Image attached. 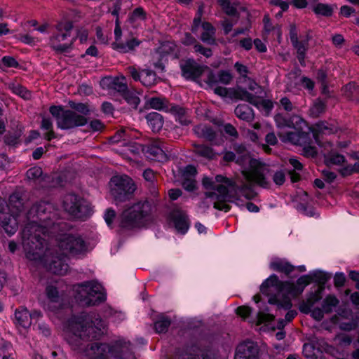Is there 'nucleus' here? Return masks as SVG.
Returning a JSON list of instances; mask_svg holds the SVG:
<instances>
[{"instance_id": "10", "label": "nucleus", "mask_w": 359, "mask_h": 359, "mask_svg": "<svg viewBox=\"0 0 359 359\" xmlns=\"http://www.w3.org/2000/svg\"><path fill=\"white\" fill-rule=\"evenodd\" d=\"M63 207L69 215L79 219H86L92 212L90 203L73 194H67L64 197Z\"/></svg>"}, {"instance_id": "54", "label": "nucleus", "mask_w": 359, "mask_h": 359, "mask_svg": "<svg viewBox=\"0 0 359 359\" xmlns=\"http://www.w3.org/2000/svg\"><path fill=\"white\" fill-rule=\"evenodd\" d=\"M149 103L150 107L155 109L161 110L165 107V104L163 100L158 97L151 98L149 100Z\"/></svg>"}, {"instance_id": "40", "label": "nucleus", "mask_w": 359, "mask_h": 359, "mask_svg": "<svg viewBox=\"0 0 359 359\" xmlns=\"http://www.w3.org/2000/svg\"><path fill=\"white\" fill-rule=\"evenodd\" d=\"M124 99L133 108L136 109L140 102V100L134 92L127 91L124 93Z\"/></svg>"}, {"instance_id": "25", "label": "nucleus", "mask_w": 359, "mask_h": 359, "mask_svg": "<svg viewBox=\"0 0 359 359\" xmlns=\"http://www.w3.org/2000/svg\"><path fill=\"white\" fill-rule=\"evenodd\" d=\"M148 125L154 132H158L163 126V118L157 112H151L147 115Z\"/></svg>"}, {"instance_id": "59", "label": "nucleus", "mask_w": 359, "mask_h": 359, "mask_svg": "<svg viewBox=\"0 0 359 359\" xmlns=\"http://www.w3.org/2000/svg\"><path fill=\"white\" fill-rule=\"evenodd\" d=\"M116 217V212L112 209H107L104 213V220L109 226L112 224L113 220Z\"/></svg>"}, {"instance_id": "4", "label": "nucleus", "mask_w": 359, "mask_h": 359, "mask_svg": "<svg viewBox=\"0 0 359 359\" xmlns=\"http://www.w3.org/2000/svg\"><path fill=\"white\" fill-rule=\"evenodd\" d=\"M311 282V278L309 275L301 276L295 285L290 282L283 283L277 276L273 274L261 285L260 291L269 297L268 300L269 304L276 305L279 309L287 310L291 308L292 303L285 294L292 297L298 296Z\"/></svg>"}, {"instance_id": "37", "label": "nucleus", "mask_w": 359, "mask_h": 359, "mask_svg": "<svg viewBox=\"0 0 359 359\" xmlns=\"http://www.w3.org/2000/svg\"><path fill=\"white\" fill-rule=\"evenodd\" d=\"M218 2L228 15H238V11L237 7L233 4H231L229 0H218Z\"/></svg>"}, {"instance_id": "58", "label": "nucleus", "mask_w": 359, "mask_h": 359, "mask_svg": "<svg viewBox=\"0 0 359 359\" xmlns=\"http://www.w3.org/2000/svg\"><path fill=\"white\" fill-rule=\"evenodd\" d=\"M1 62L7 67H16L18 66V62L16 60L10 56H4L1 60Z\"/></svg>"}, {"instance_id": "26", "label": "nucleus", "mask_w": 359, "mask_h": 359, "mask_svg": "<svg viewBox=\"0 0 359 359\" xmlns=\"http://www.w3.org/2000/svg\"><path fill=\"white\" fill-rule=\"evenodd\" d=\"M102 83L109 84L110 87L118 92H125L127 90L126 78L124 76L114 79L106 78L102 81Z\"/></svg>"}, {"instance_id": "48", "label": "nucleus", "mask_w": 359, "mask_h": 359, "mask_svg": "<svg viewBox=\"0 0 359 359\" xmlns=\"http://www.w3.org/2000/svg\"><path fill=\"white\" fill-rule=\"evenodd\" d=\"M234 68L243 80L248 77V74L250 72L247 66L239 62H236L234 65Z\"/></svg>"}, {"instance_id": "11", "label": "nucleus", "mask_w": 359, "mask_h": 359, "mask_svg": "<svg viewBox=\"0 0 359 359\" xmlns=\"http://www.w3.org/2000/svg\"><path fill=\"white\" fill-rule=\"evenodd\" d=\"M72 25L69 22L60 23L57 26L58 34L50 39V46L59 53L68 52L74 41V37L70 38V31Z\"/></svg>"}, {"instance_id": "44", "label": "nucleus", "mask_w": 359, "mask_h": 359, "mask_svg": "<svg viewBox=\"0 0 359 359\" xmlns=\"http://www.w3.org/2000/svg\"><path fill=\"white\" fill-rule=\"evenodd\" d=\"M176 45L173 42L167 41L163 43L159 48V53L162 55H170L175 52Z\"/></svg>"}, {"instance_id": "64", "label": "nucleus", "mask_w": 359, "mask_h": 359, "mask_svg": "<svg viewBox=\"0 0 359 359\" xmlns=\"http://www.w3.org/2000/svg\"><path fill=\"white\" fill-rule=\"evenodd\" d=\"M353 172H359V161L356 162L353 165H348L344 168L342 174L347 175Z\"/></svg>"}, {"instance_id": "29", "label": "nucleus", "mask_w": 359, "mask_h": 359, "mask_svg": "<svg viewBox=\"0 0 359 359\" xmlns=\"http://www.w3.org/2000/svg\"><path fill=\"white\" fill-rule=\"evenodd\" d=\"M335 6L318 3L313 7V11L317 15L330 17L332 15Z\"/></svg>"}, {"instance_id": "2", "label": "nucleus", "mask_w": 359, "mask_h": 359, "mask_svg": "<svg viewBox=\"0 0 359 359\" xmlns=\"http://www.w3.org/2000/svg\"><path fill=\"white\" fill-rule=\"evenodd\" d=\"M105 324L98 315L82 314L69 323L68 343L74 350L84 352L91 359H136L129 341L121 339L111 345L100 342L86 343L104 332Z\"/></svg>"}, {"instance_id": "42", "label": "nucleus", "mask_w": 359, "mask_h": 359, "mask_svg": "<svg viewBox=\"0 0 359 359\" xmlns=\"http://www.w3.org/2000/svg\"><path fill=\"white\" fill-rule=\"evenodd\" d=\"M46 294L51 303H59L60 297L57 288L53 285H48L46 287Z\"/></svg>"}, {"instance_id": "39", "label": "nucleus", "mask_w": 359, "mask_h": 359, "mask_svg": "<svg viewBox=\"0 0 359 359\" xmlns=\"http://www.w3.org/2000/svg\"><path fill=\"white\" fill-rule=\"evenodd\" d=\"M170 325V320L165 316H161L154 324L155 330L158 333L165 332Z\"/></svg>"}, {"instance_id": "21", "label": "nucleus", "mask_w": 359, "mask_h": 359, "mask_svg": "<svg viewBox=\"0 0 359 359\" xmlns=\"http://www.w3.org/2000/svg\"><path fill=\"white\" fill-rule=\"evenodd\" d=\"M172 219L176 230L180 233H185L189 229L187 215L180 211L172 212Z\"/></svg>"}, {"instance_id": "41", "label": "nucleus", "mask_w": 359, "mask_h": 359, "mask_svg": "<svg viewBox=\"0 0 359 359\" xmlns=\"http://www.w3.org/2000/svg\"><path fill=\"white\" fill-rule=\"evenodd\" d=\"M344 156L337 153H332L326 157V163L327 165H341L344 163Z\"/></svg>"}, {"instance_id": "15", "label": "nucleus", "mask_w": 359, "mask_h": 359, "mask_svg": "<svg viewBox=\"0 0 359 359\" xmlns=\"http://www.w3.org/2000/svg\"><path fill=\"white\" fill-rule=\"evenodd\" d=\"M180 68L182 76L188 79L198 78L203 72L202 67L193 59H188L181 62Z\"/></svg>"}, {"instance_id": "45", "label": "nucleus", "mask_w": 359, "mask_h": 359, "mask_svg": "<svg viewBox=\"0 0 359 359\" xmlns=\"http://www.w3.org/2000/svg\"><path fill=\"white\" fill-rule=\"evenodd\" d=\"M325 104L321 100H316L311 108V113L315 116H319L325 111Z\"/></svg>"}, {"instance_id": "63", "label": "nucleus", "mask_w": 359, "mask_h": 359, "mask_svg": "<svg viewBox=\"0 0 359 359\" xmlns=\"http://www.w3.org/2000/svg\"><path fill=\"white\" fill-rule=\"evenodd\" d=\"M236 311L238 315L241 316L243 318H246L251 313V309L245 306L238 307Z\"/></svg>"}, {"instance_id": "6", "label": "nucleus", "mask_w": 359, "mask_h": 359, "mask_svg": "<svg viewBox=\"0 0 359 359\" xmlns=\"http://www.w3.org/2000/svg\"><path fill=\"white\" fill-rule=\"evenodd\" d=\"M75 298L82 306H93L104 302L106 293L96 281H88L74 287Z\"/></svg>"}, {"instance_id": "53", "label": "nucleus", "mask_w": 359, "mask_h": 359, "mask_svg": "<svg viewBox=\"0 0 359 359\" xmlns=\"http://www.w3.org/2000/svg\"><path fill=\"white\" fill-rule=\"evenodd\" d=\"M215 94L221 97H230V88L219 86L218 85L211 87Z\"/></svg>"}, {"instance_id": "7", "label": "nucleus", "mask_w": 359, "mask_h": 359, "mask_svg": "<svg viewBox=\"0 0 359 359\" xmlns=\"http://www.w3.org/2000/svg\"><path fill=\"white\" fill-rule=\"evenodd\" d=\"M278 137L283 142L291 143L302 147V154L306 157H314L317 154V150L313 145V139L316 143L318 140L316 134L311 133H304L300 131H290L287 133H279Z\"/></svg>"}, {"instance_id": "38", "label": "nucleus", "mask_w": 359, "mask_h": 359, "mask_svg": "<svg viewBox=\"0 0 359 359\" xmlns=\"http://www.w3.org/2000/svg\"><path fill=\"white\" fill-rule=\"evenodd\" d=\"M303 354L308 359H317L319 355L318 349L311 344H305L303 346Z\"/></svg>"}, {"instance_id": "34", "label": "nucleus", "mask_w": 359, "mask_h": 359, "mask_svg": "<svg viewBox=\"0 0 359 359\" xmlns=\"http://www.w3.org/2000/svg\"><path fill=\"white\" fill-rule=\"evenodd\" d=\"M263 97H257L255 98L254 101L255 103H252V105L255 106L257 109L264 110L266 114H268L273 108V102L269 100H264Z\"/></svg>"}, {"instance_id": "13", "label": "nucleus", "mask_w": 359, "mask_h": 359, "mask_svg": "<svg viewBox=\"0 0 359 359\" xmlns=\"http://www.w3.org/2000/svg\"><path fill=\"white\" fill-rule=\"evenodd\" d=\"M7 208L5 201L0 198V225L8 235L12 236L18 230V222L16 217L4 212Z\"/></svg>"}, {"instance_id": "43", "label": "nucleus", "mask_w": 359, "mask_h": 359, "mask_svg": "<svg viewBox=\"0 0 359 359\" xmlns=\"http://www.w3.org/2000/svg\"><path fill=\"white\" fill-rule=\"evenodd\" d=\"M311 281H318L320 283H325L329 278L330 276L321 271H314L309 274Z\"/></svg>"}, {"instance_id": "5", "label": "nucleus", "mask_w": 359, "mask_h": 359, "mask_svg": "<svg viewBox=\"0 0 359 359\" xmlns=\"http://www.w3.org/2000/svg\"><path fill=\"white\" fill-rule=\"evenodd\" d=\"M151 212V207L147 201L134 203L119 215L118 225L127 229L144 226L150 221Z\"/></svg>"}, {"instance_id": "50", "label": "nucleus", "mask_w": 359, "mask_h": 359, "mask_svg": "<svg viewBox=\"0 0 359 359\" xmlns=\"http://www.w3.org/2000/svg\"><path fill=\"white\" fill-rule=\"evenodd\" d=\"M42 175V170L40 167H33L27 171V177L29 180H35L40 177Z\"/></svg>"}, {"instance_id": "46", "label": "nucleus", "mask_w": 359, "mask_h": 359, "mask_svg": "<svg viewBox=\"0 0 359 359\" xmlns=\"http://www.w3.org/2000/svg\"><path fill=\"white\" fill-rule=\"evenodd\" d=\"M70 107L74 109L76 112L80 113L82 116L88 115L90 113V109L88 107L83 103H74L70 102Z\"/></svg>"}, {"instance_id": "19", "label": "nucleus", "mask_w": 359, "mask_h": 359, "mask_svg": "<svg viewBox=\"0 0 359 359\" xmlns=\"http://www.w3.org/2000/svg\"><path fill=\"white\" fill-rule=\"evenodd\" d=\"M15 323L22 328H28L32 324L30 313L25 308L17 309L15 313Z\"/></svg>"}, {"instance_id": "62", "label": "nucleus", "mask_w": 359, "mask_h": 359, "mask_svg": "<svg viewBox=\"0 0 359 359\" xmlns=\"http://www.w3.org/2000/svg\"><path fill=\"white\" fill-rule=\"evenodd\" d=\"M325 180L328 182H332L337 177V174L329 169H325L322 171Z\"/></svg>"}, {"instance_id": "9", "label": "nucleus", "mask_w": 359, "mask_h": 359, "mask_svg": "<svg viewBox=\"0 0 359 359\" xmlns=\"http://www.w3.org/2000/svg\"><path fill=\"white\" fill-rule=\"evenodd\" d=\"M110 194L116 202L128 199L135 190V186L127 175H116L109 182Z\"/></svg>"}, {"instance_id": "22", "label": "nucleus", "mask_w": 359, "mask_h": 359, "mask_svg": "<svg viewBox=\"0 0 359 359\" xmlns=\"http://www.w3.org/2000/svg\"><path fill=\"white\" fill-rule=\"evenodd\" d=\"M201 27L203 32L201 35V39L203 42L212 45L215 43V27L208 22L202 23Z\"/></svg>"}, {"instance_id": "14", "label": "nucleus", "mask_w": 359, "mask_h": 359, "mask_svg": "<svg viewBox=\"0 0 359 359\" xmlns=\"http://www.w3.org/2000/svg\"><path fill=\"white\" fill-rule=\"evenodd\" d=\"M259 348L252 341L240 344L235 353L234 359H258Z\"/></svg>"}, {"instance_id": "36", "label": "nucleus", "mask_w": 359, "mask_h": 359, "mask_svg": "<svg viewBox=\"0 0 359 359\" xmlns=\"http://www.w3.org/2000/svg\"><path fill=\"white\" fill-rule=\"evenodd\" d=\"M292 46L297 50L298 60L301 65H304L305 54L307 50V42L298 41L297 43H292Z\"/></svg>"}, {"instance_id": "20", "label": "nucleus", "mask_w": 359, "mask_h": 359, "mask_svg": "<svg viewBox=\"0 0 359 359\" xmlns=\"http://www.w3.org/2000/svg\"><path fill=\"white\" fill-rule=\"evenodd\" d=\"M230 98L243 100L251 104L255 103L254 101L255 97L253 93L248 92L246 89L241 87L231 88Z\"/></svg>"}, {"instance_id": "56", "label": "nucleus", "mask_w": 359, "mask_h": 359, "mask_svg": "<svg viewBox=\"0 0 359 359\" xmlns=\"http://www.w3.org/2000/svg\"><path fill=\"white\" fill-rule=\"evenodd\" d=\"M196 168L193 165H187L182 171V177H191L194 178L196 175Z\"/></svg>"}, {"instance_id": "49", "label": "nucleus", "mask_w": 359, "mask_h": 359, "mask_svg": "<svg viewBox=\"0 0 359 359\" xmlns=\"http://www.w3.org/2000/svg\"><path fill=\"white\" fill-rule=\"evenodd\" d=\"M273 319L274 316L273 315L264 311H259L257 316V324L259 325L261 323L270 322Z\"/></svg>"}, {"instance_id": "16", "label": "nucleus", "mask_w": 359, "mask_h": 359, "mask_svg": "<svg viewBox=\"0 0 359 359\" xmlns=\"http://www.w3.org/2000/svg\"><path fill=\"white\" fill-rule=\"evenodd\" d=\"M233 79V75L229 71L222 70L217 74L210 73L207 78V83L210 87L222 84L228 85Z\"/></svg>"}, {"instance_id": "51", "label": "nucleus", "mask_w": 359, "mask_h": 359, "mask_svg": "<svg viewBox=\"0 0 359 359\" xmlns=\"http://www.w3.org/2000/svg\"><path fill=\"white\" fill-rule=\"evenodd\" d=\"M196 182L194 178L183 177L182 186L187 191H193L196 188Z\"/></svg>"}, {"instance_id": "18", "label": "nucleus", "mask_w": 359, "mask_h": 359, "mask_svg": "<svg viewBox=\"0 0 359 359\" xmlns=\"http://www.w3.org/2000/svg\"><path fill=\"white\" fill-rule=\"evenodd\" d=\"M194 132L198 137L204 138L214 142L215 144H219L220 143L217 140V133L207 125L200 124L196 126L194 128Z\"/></svg>"}, {"instance_id": "52", "label": "nucleus", "mask_w": 359, "mask_h": 359, "mask_svg": "<svg viewBox=\"0 0 359 359\" xmlns=\"http://www.w3.org/2000/svg\"><path fill=\"white\" fill-rule=\"evenodd\" d=\"M273 180L276 185H282L285 181V175L283 170L276 171L273 175Z\"/></svg>"}, {"instance_id": "23", "label": "nucleus", "mask_w": 359, "mask_h": 359, "mask_svg": "<svg viewBox=\"0 0 359 359\" xmlns=\"http://www.w3.org/2000/svg\"><path fill=\"white\" fill-rule=\"evenodd\" d=\"M236 116L245 121L251 122L255 118L253 109L245 104H238L235 109Z\"/></svg>"}, {"instance_id": "27", "label": "nucleus", "mask_w": 359, "mask_h": 359, "mask_svg": "<svg viewBox=\"0 0 359 359\" xmlns=\"http://www.w3.org/2000/svg\"><path fill=\"white\" fill-rule=\"evenodd\" d=\"M270 268L278 272H283L289 274L294 270V266L290 264L287 262L276 259L270 263Z\"/></svg>"}, {"instance_id": "33", "label": "nucleus", "mask_w": 359, "mask_h": 359, "mask_svg": "<svg viewBox=\"0 0 359 359\" xmlns=\"http://www.w3.org/2000/svg\"><path fill=\"white\" fill-rule=\"evenodd\" d=\"M146 14L142 8H135L129 15L128 20L134 26L137 27L145 20Z\"/></svg>"}, {"instance_id": "12", "label": "nucleus", "mask_w": 359, "mask_h": 359, "mask_svg": "<svg viewBox=\"0 0 359 359\" xmlns=\"http://www.w3.org/2000/svg\"><path fill=\"white\" fill-rule=\"evenodd\" d=\"M59 247L65 253L78 255L86 249L83 238L78 235L64 234L59 241Z\"/></svg>"}, {"instance_id": "55", "label": "nucleus", "mask_w": 359, "mask_h": 359, "mask_svg": "<svg viewBox=\"0 0 359 359\" xmlns=\"http://www.w3.org/2000/svg\"><path fill=\"white\" fill-rule=\"evenodd\" d=\"M194 50L196 53H199L200 54L205 56L206 57H209L212 55V51L210 48H207L203 47L200 43H196L194 46Z\"/></svg>"}, {"instance_id": "31", "label": "nucleus", "mask_w": 359, "mask_h": 359, "mask_svg": "<svg viewBox=\"0 0 359 359\" xmlns=\"http://www.w3.org/2000/svg\"><path fill=\"white\" fill-rule=\"evenodd\" d=\"M156 76L154 72L149 69H142L141 71L140 82L147 87H151L156 83Z\"/></svg>"}, {"instance_id": "32", "label": "nucleus", "mask_w": 359, "mask_h": 359, "mask_svg": "<svg viewBox=\"0 0 359 359\" xmlns=\"http://www.w3.org/2000/svg\"><path fill=\"white\" fill-rule=\"evenodd\" d=\"M339 299L334 295H328L323 301L322 308L325 313H330L338 306Z\"/></svg>"}, {"instance_id": "57", "label": "nucleus", "mask_w": 359, "mask_h": 359, "mask_svg": "<svg viewBox=\"0 0 359 359\" xmlns=\"http://www.w3.org/2000/svg\"><path fill=\"white\" fill-rule=\"evenodd\" d=\"M297 315V312L295 311H289L285 315V320H280L278 322V328L282 329L285 325V321L290 322L291 321L294 316Z\"/></svg>"}, {"instance_id": "61", "label": "nucleus", "mask_w": 359, "mask_h": 359, "mask_svg": "<svg viewBox=\"0 0 359 359\" xmlns=\"http://www.w3.org/2000/svg\"><path fill=\"white\" fill-rule=\"evenodd\" d=\"M346 281L345 276L343 273H337L334 277V283L336 287H341Z\"/></svg>"}, {"instance_id": "30", "label": "nucleus", "mask_w": 359, "mask_h": 359, "mask_svg": "<svg viewBox=\"0 0 359 359\" xmlns=\"http://www.w3.org/2000/svg\"><path fill=\"white\" fill-rule=\"evenodd\" d=\"M8 88L15 94L23 99L28 100L31 97V93L25 87L17 82L8 83Z\"/></svg>"}, {"instance_id": "35", "label": "nucleus", "mask_w": 359, "mask_h": 359, "mask_svg": "<svg viewBox=\"0 0 359 359\" xmlns=\"http://www.w3.org/2000/svg\"><path fill=\"white\" fill-rule=\"evenodd\" d=\"M247 83L248 88L254 92L253 95L255 97H263L265 95V92L262 88L259 86L253 79L248 77L243 80Z\"/></svg>"}, {"instance_id": "28", "label": "nucleus", "mask_w": 359, "mask_h": 359, "mask_svg": "<svg viewBox=\"0 0 359 359\" xmlns=\"http://www.w3.org/2000/svg\"><path fill=\"white\" fill-rule=\"evenodd\" d=\"M194 152L206 158L212 159L217 156V153L210 147L205 144H194Z\"/></svg>"}, {"instance_id": "60", "label": "nucleus", "mask_w": 359, "mask_h": 359, "mask_svg": "<svg viewBox=\"0 0 359 359\" xmlns=\"http://www.w3.org/2000/svg\"><path fill=\"white\" fill-rule=\"evenodd\" d=\"M235 23L236 22H233L227 18H225L222 20L221 25L223 27L224 32L225 34H228L232 30L233 26L234 25Z\"/></svg>"}, {"instance_id": "47", "label": "nucleus", "mask_w": 359, "mask_h": 359, "mask_svg": "<svg viewBox=\"0 0 359 359\" xmlns=\"http://www.w3.org/2000/svg\"><path fill=\"white\" fill-rule=\"evenodd\" d=\"M203 5L201 4L198 9L196 15L194 19L193 26L191 28V31L193 32H196L197 31L198 27H199L200 23L201 22V18L203 13Z\"/></svg>"}, {"instance_id": "8", "label": "nucleus", "mask_w": 359, "mask_h": 359, "mask_svg": "<svg viewBox=\"0 0 359 359\" xmlns=\"http://www.w3.org/2000/svg\"><path fill=\"white\" fill-rule=\"evenodd\" d=\"M50 113L56 120L57 126L62 130H69L85 126L87 118L72 110H65L60 106L50 107Z\"/></svg>"}, {"instance_id": "1", "label": "nucleus", "mask_w": 359, "mask_h": 359, "mask_svg": "<svg viewBox=\"0 0 359 359\" xmlns=\"http://www.w3.org/2000/svg\"><path fill=\"white\" fill-rule=\"evenodd\" d=\"M53 210V205L44 201L30 209L28 219H32V221L22 230V245L28 259L41 264L53 273L62 276L69 269L65 257L63 255H55L49 249L43 252L46 243L41 235L52 233L49 229L55 228L53 220L56 215Z\"/></svg>"}, {"instance_id": "24", "label": "nucleus", "mask_w": 359, "mask_h": 359, "mask_svg": "<svg viewBox=\"0 0 359 359\" xmlns=\"http://www.w3.org/2000/svg\"><path fill=\"white\" fill-rule=\"evenodd\" d=\"M141 41L136 38H132L128 40L126 43L114 42L112 44V47L114 50H118L121 53H126L135 50V48L139 46Z\"/></svg>"}, {"instance_id": "3", "label": "nucleus", "mask_w": 359, "mask_h": 359, "mask_svg": "<svg viewBox=\"0 0 359 359\" xmlns=\"http://www.w3.org/2000/svg\"><path fill=\"white\" fill-rule=\"evenodd\" d=\"M247 165L242 170L243 180L233 182L231 180L218 175L214 178L204 177L202 184L205 189L210 190L205 192V196L210 198L214 204V208L219 210L227 212L230 206L227 202L231 201L230 191H233L238 196L245 197L246 199L254 198L255 194L252 189V184H256L263 188H269L270 182L266 178L269 172V168L259 160L245 156Z\"/></svg>"}, {"instance_id": "17", "label": "nucleus", "mask_w": 359, "mask_h": 359, "mask_svg": "<svg viewBox=\"0 0 359 359\" xmlns=\"http://www.w3.org/2000/svg\"><path fill=\"white\" fill-rule=\"evenodd\" d=\"M161 142L156 141L147 146L145 149V154L147 157L158 161H163L166 160V154L163 149Z\"/></svg>"}]
</instances>
